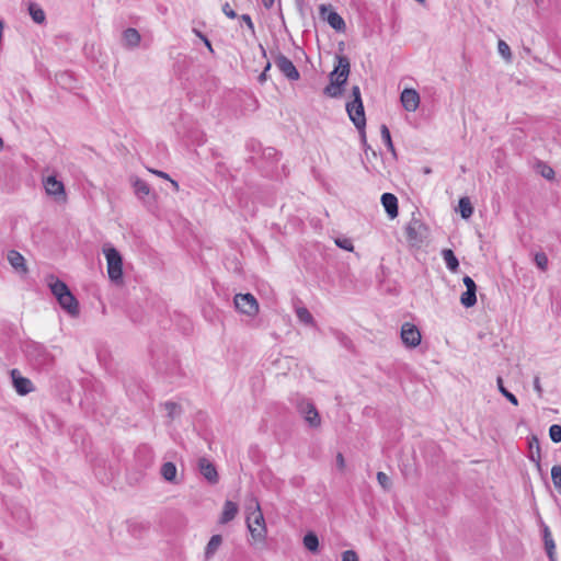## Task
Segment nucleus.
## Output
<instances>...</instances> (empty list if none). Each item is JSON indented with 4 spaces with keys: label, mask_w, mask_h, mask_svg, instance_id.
<instances>
[{
    "label": "nucleus",
    "mask_w": 561,
    "mask_h": 561,
    "mask_svg": "<svg viewBox=\"0 0 561 561\" xmlns=\"http://www.w3.org/2000/svg\"><path fill=\"white\" fill-rule=\"evenodd\" d=\"M335 61L334 69L329 75L330 84L323 90V93L330 98H339L342 95L343 87L347 81L351 70L350 59L346 56L336 55Z\"/></svg>",
    "instance_id": "1"
},
{
    "label": "nucleus",
    "mask_w": 561,
    "mask_h": 561,
    "mask_svg": "<svg viewBox=\"0 0 561 561\" xmlns=\"http://www.w3.org/2000/svg\"><path fill=\"white\" fill-rule=\"evenodd\" d=\"M247 510L249 511L247 515V526L251 537L255 541H264L266 539L267 529L259 501L254 499L253 510L251 506H248Z\"/></svg>",
    "instance_id": "2"
},
{
    "label": "nucleus",
    "mask_w": 561,
    "mask_h": 561,
    "mask_svg": "<svg viewBox=\"0 0 561 561\" xmlns=\"http://www.w3.org/2000/svg\"><path fill=\"white\" fill-rule=\"evenodd\" d=\"M24 354L36 369L48 368L54 363V355L43 344L37 342L31 341L25 343Z\"/></svg>",
    "instance_id": "3"
},
{
    "label": "nucleus",
    "mask_w": 561,
    "mask_h": 561,
    "mask_svg": "<svg viewBox=\"0 0 561 561\" xmlns=\"http://www.w3.org/2000/svg\"><path fill=\"white\" fill-rule=\"evenodd\" d=\"M103 253L107 262V274L111 282L119 285L123 283V257L112 245L105 244Z\"/></svg>",
    "instance_id": "4"
},
{
    "label": "nucleus",
    "mask_w": 561,
    "mask_h": 561,
    "mask_svg": "<svg viewBox=\"0 0 561 561\" xmlns=\"http://www.w3.org/2000/svg\"><path fill=\"white\" fill-rule=\"evenodd\" d=\"M291 402L295 404L297 411L310 427H320V414L316 405L309 399L297 394L295 398L291 399Z\"/></svg>",
    "instance_id": "5"
},
{
    "label": "nucleus",
    "mask_w": 561,
    "mask_h": 561,
    "mask_svg": "<svg viewBox=\"0 0 561 561\" xmlns=\"http://www.w3.org/2000/svg\"><path fill=\"white\" fill-rule=\"evenodd\" d=\"M237 311L244 316H256L259 302L252 294H237L233 299Z\"/></svg>",
    "instance_id": "6"
},
{
    "label": "nucleus",
    "mask_w": 561,
    "mask_h": 561,
    "mask_svg": "<svg viewBox=\"0 0 561 561\" xmlns=\"http://www.w3.org/2000/svg\"><path fill=\"white\" fill-rule=\"evenodd\" d=\"M271 54L273 56L275 66L288 80L296 81L300 78L299 71L289 58L279 51H272Z\"/></svg>",
    "instance_id": "7"
},
{
    "label": "nucleus",
    "mask_w": 561,
    "mask_h": 561,
    "mask_svg": "<svg viewBox=\"0 0 561 561\" xmlns=\"http://www.w3.org/2000/svg\"><path fill=\"white\" fill-rule=\"evenodd\" d=\"M319 14L323 21H327L328 24L335 30L336 32H345L346 24L343 18L335 11H333L331 4H320Z\"/></svg>",
    "instance_id": "8"
},
{
    "label": "nucleus",
    "mask_w": 561,
    "mask_h": 561,
    "mask_svg": "<svg viewBox=\"0 0 561 561\" xmlns=\"http://www.w3.org/2000/svg\"><path fill=\"white\" fill-rule=\"evenodd\" d=\"M400 336L402 343L410 348L419 346L422 340L420 329L411 322H405L402 324Z\"/></svg>",
    "instance_id": "9"
},
{
    "label": "nucleus",
    "mask_w": 561,
    "mask_h": 561,
    "mask_svg": "<svg viewBox=\"0 0 561 561\" xmlns=\"http://www.w3.org/2000/svg\"><path fill=\"white\" fill-rule=\"evenodd\" d=\"M346 111L350 119L353 122L356 128L358 130L364 129L366 125V118L363 102L346 103Z\"/></svg>",
    "instance_id": "10"
},
{
    "label": "nucleus",
    "mask_w": 561,
    "mask_h": 561,
    "mask_svg": "<svg viewBox=\"0 0 561 561\" xmlns=\"http://www.w3.org/2000/svg\"><path fill=\"white\" fill-rule=\"evenodd\" d=\"M13 387L20 396H26L34 390L32 381L23 377L19 369H12L10 371Z\"/></svg>",
    "instance_id": "11"
},
{
    "label": "nucleus",
    "mask_w": 561,
    "mask_h": 561,
    "mask_svg": "<svg viewBox=\"0 0 561 561\" xmlns=\"http://www.w3.org/2000/svg\"><path fill=\"white\" fill-rule=\"evenodd\" d=\"M400 100L402 106L408 112H415L420 105V95L414 89H404Z\"/></svg>",
    "instance_id": "12"
},
{
    "label": "nucleus",
    "mask_w": 561,
    "mask_h": 561,
    "mask_svg": "<svg viewBox=\"0 0 561 561\" xmlns=\"http://www.w3.org/2000/svg\"><path fill=\"white\" fill-rule=\"evenodd\" d=\"M198 468L202 476L211 484L218 482V472L214 463L206 458L198 460Z\"/></svg>",
    "instance_id": "13"
},
{
    "label": "nucleus",
    "mask_w": 561,
    "mask_h": 561,
    "mask_svg": "<svg viewBox=\"0 0 561 561\" xmlns=\"http://www.w3.org/2000/svg\"><path fill=\"white\" fill-rule=\"evenodd\" d=\"M44 187L48 195L56 196V197L60 196V195H62V196L66 195L64 183L61 181L57 180L56 176H54V175L47 176L44 180Z\"/></svg>",
    "instance_id": "14"
},
{
    "label": "nucleus",
    "mask_w": 561,
    "mask_h": 561,
    "mask_svg": "<svg viewBox=\"0 0 561 561\" xmlns=\"http://www.w3.org/2000/svg\"><path fill=\"white\" fill-rule=\"evenodd\" d=\"M381 204L387 215L393 219L398 216V198L391 193H383L381 195Z\"/></svg>",
    "instance_id": "15"
},
{
    "label": "nucleus",
    "mask_w": 561,
    "mask_h": 561,
    "mask_svg": "<svg viewBox=\"0 0 561 561\" xmlns=\"http://www.w3.org/2000/svg\"><path fill=\"white\" fill-rule=\"evenodd\" d=\"M57 301L69 314L76 316L79 312L78 301L71 291L65 294L62 297L57 298Z\"/></svg>",
    "instance_id": "16"
},
{
    "label": "nucleus",
    "mask_w": 561,
    "mask_h": 561,
    "mask_svg": "<svg viewBox=\"0 0 561 561\" xmlns=\"http://www.w3.org/2000/svg\"><path fill=\"white\" fill-rule=\"evenodd\" d=\"M8 261L16 272H20L23 274L27 273V267L25 265V259L20 252L15 251V250H10L8 252Z\"/></svg>",
    "instance_id": "17"
},
{
    "label": "nucleus",
    "mask_w": 561,
    "mask_h": 561,
    "mask_svg": "<svg viewBox=\"0 0 561 561\" xmlns=\"http://www.w3.org/2000/svg\"><path fill=\"white\" fill-rule=\"evenodd\" d=\"M239 507L237 503L227 500L224 504L222 513L219 518L220 524H228L237 516Z\"/></svg>",
    "instance_id": "18"
},
{
    "label": "nucleus",
    "mask_w": 561,
    "mask_h": 561,
    "mask_svg": "<svg viewBox=\"0 0 561 561\" xmlns=\"http://www.w3.org/2000/svg\"><path fill=\"white\" fill-rule=\"evenodd\" d=\"M160 474L162 478L170 483L178 484V469L176 466L172 461H167L162 463L160 468Z\"/></svg>",
    "instance_id": "19"
},
{
    "label": "nucleus",
    "mask_w": 561,
    "mask_h": 561,
    "mask_svg": "<svg viewBox=\"0 0 561 561\" xmlns=\"http://www.w3.org/2000/svg\"><path fill=\"white\" fill-rule=\"evenodd\" d=\"M141 36L139 32L134 27H128L123 32L124 46L128 48H135L139 45Z\"/></svg>",
    "instance_id": "20"
},
{
    "label": "nucleus",
    "mask_w": 561,
    "mask_h": 561,
    "mask_svg": "<svg viewBox=\"0 0 561 561\" xmlns=\"http://www.w3.org/2000/svg\"><path fill=\"white\" fill-rule=\"evenodd\" d=\"M222 543L220 535H213L205 548V560H210Z\"/></svg>",
    "instance_id": "21"
},
{
    "label": "nucleus",
    "mask_w": 561,
    "mask_h": 561,
    "mask_svg": "<svg viewBox=\"0 0 561 561\" xmlns=\"http://www.w3.org/2000/svg\"><path fill=\"white\" fill-rule=\"evenodd\" d=\"M442 256L446 263V266L453 273L457 272L459 268V261L456 257L454 251L451 249H444L442 251Z\"/></svg>",
    "instance_id": "22"
},
{
    "label": "nucleus",
    "mask_w": 561,
    "mask_h": 561,
    "mask_svg": "<svg viewBox=\"0 0 561 561\" xmlns=\"http://www.w3.org/2000/svg\"><path fill=\"white\" fill-rule=\"evenodd\" d=\"M28 12L35 23L43 24L45 22V12L38 4L31 2L28 4Z\"/></svg>",
    "instance_id": "23"
},
{
    "label": "nucleus",
    "mask_w": 561,
    "mask_h": 561,
    "mask_svg": "<svg viewBox=\"0 0 561 561\" xmlns=\"http://www.w3.org/2000/svg\"><path fill=\"white\" fill-rule=\"evenodd\" d=\"M460 215L463 219H468L473 214V207L469 197L463 196L458 203Z\"/></svg>",
    "instance_id": "24"
},
{
    "label": "nucleus",
    "mask_w": 561,
    "mask_h": 561,
    "mask_svg": "<svg viewBox=\"0 0 561 561\" xmlns=\"http://www.w3.org/2000/svg\"><path fill=\"white\" fill-rule=\"evenodd\" d=\"M49 287L56 299L70 291L68 286L59 279H55L54 282L49 283Z\"/></svg>",
    "instance_id": "25"
},
{
    "label": "nucleus",
    "mask_w": 561,
    "mask_h": 561,
    "mask_svg": "<svg viewBox=\"0 0 561 561\" xmlns=\"http://www.w3.org/2000/svg\"><path fill=\"white\" fill-rule=\"evenodd\" d=\"M164 410L167 411V415L170 420H174L179 417L182 413V408L176 402L167 401L163 403Z\"/></svg>",
    "instance_id": "26"
},
{
    "label": "nucleus",
    "mask_w": 561,
    "mask_h": 561,
    "mask_svg": "<svg viewBox=\"0 0 561 561\" xmlns=\"http://www.w3.org/2000/svg\"><path fill=\"white\" fill-rule=\"evenodd\" d=\"M496 385H497V389L499 391L501 392V394L503 397H505L512 404L514 405H518V399L517 397L512 393L511 391H508L505 387H504V383H503V378L502 377H497L496 378Z\"/></svg>",
    "instance_id": "27"
},
{
    "label": "nucleus",
    "mask_w": 561,
    "mask_h": 561,
    "mask_svg": "<svg viewBox=\"0 0 561 561\" xmlns=\"http://www.w3.org/2000/svg\"><path fill=\"white\" fill-rule=\"evenodd\" d=\"M422 225L419 220L411 221L405 228V236L410 241H419L420 238L417 236V228Z\"/></svg>",
    "instance_id": "28"
},
{
    "label": "nucleus",
    "mask_w": 561,
    "mask_h": 561,
    "mask_svg": "<svg viewBox=\"0 0 561 561\" xmlns=\"http://www.w3.org/2000/svg\"><path fill=\"white\" fill-rule=\"evenodd\" d=\"M134 188H135L136 195L140 198H144L145 196L149 195V193H150V187H149L148 183L140 179H137L134 182Z\"/></svg>",
    "instance_id": "29"
},
{
    "label": "nucleus",
    "mask_w": 561,
    "mask_h": 561,
    "mask_svg": "<svg viewBox=\"0 0 561 561\" xmlns=\"http://www.w3.org/2000/svg\"><path fill=\"white\" fill-rule=\"evenodd\" d=\"M304 545L309 551H317L319 548V539L316 534L308 533L304 537Z\"/></svg>",
    "instance_id": "30"
},
{
    "label": "nucleus",
    "mask_w": 561,
    "mask_h": 561,
    "mask_svg": "<svg viewBox=\"0 0 561 561\" xmlns=\"http://www.w3.org/2000/svg\"><path fill=\"white\" fill-rule=\"evenodd\" d=\"M380 134H381V139L385 142L388 150H390L393 154H396V150H394V146H393V142L391 139L390 130L385 124L381 125V127H380Z\"/></svg>",
    "instance_id": "31"
},
{
    "label": "nucleus",
    "mask_w": 561,
    "mask_h": 561,
    "mask_svg": "<svg viewBox=\"0 0 561 561\" xmlns=\"http://www.w3.org/2000/svg\"><path fill=\"white\" fill-rule=\"evenodd\" d=\"M551 480L557 491L561 494V466L556 465L551 468Z\"/></svg>",
    "instance_id": "32"
},
{
    "label": "nucleus",
    "mask_w": 561,
    "mask_h": 561,
    "mask_svg": "<svg viewBox=\"0 0 561 561\" xmlns=\"http://www.w3.org/2000/svg\"><path fill=\"white\" fill-rule=\"evenodd\" d=\"M538 172L540 175L549 181L554 179V170L548 164L540 162L537 165Z\"/></svg>",
    "instance_id": "33"
},
{
    "label": "nucleus",
    "mask_w": 561,
    "mask_h": 561,
    "mask_svg": "<svg viewBox=\"0 0 561 561\" xmlns=\"http://www.w3.org/2000/svg\"><path fill=\"white\" fill-rule=\"evenodd\" d=\"M476 293H477V290H466L461 295V298H460L461 304L466 307L473 306L477 301Z\"/></svg>",
    "instance_id": "34"
},
{
    "label": "nucleus",
    "mask_w": 561,
    "mask_h": 561,
    "mask_svg": "<svg viewBox=\"0 0 561 561\" xmlns=\"http://www.w3.org/2000/svg\"><path fill=\"white\" fill-rule=\"evenodd\" d=\"M545 542V549L547 552V556L549 558V561H557L556 558V543L553 538L543 539Z\"/></svg>",
    "instance_id": "35"
},
{
    "label": "nucleus",
    "mask_w": 561,
    "mask_h": 561,
    "mask_svg": "<svg viewBox=\"0 0 561 561\" xmlns=\"http://www.w3.org/2000/svg\"><path fill=\"white\" fill-rule=\"evenodd\" d=\"M549 436L553 443L561 442V425L553 424L549 428Z\"/></svg>",
    "instance_id": "36"
},
{
    "label": "nucleus",
    "mask_w": 561,
    "mask_h": 561,
    "mask_svg": "<svg viewBox=\"0 0 561 561\" xmlns=\"http://www.w3.org/2000/svg\"><path fill=\"white\" fill-rule=\"evenodd\" d=\"M535 263L541 270L546 271L548 266V257L543 252H538L535 254Z\"/></svg>",
    "instance_id": "37"
},
{
    "label": "nucleus",
    "mask_w": 561,
    "mask_h": 561,
    "mask_svg": "<svg viewBox=\"0 0 561 561\" xmlns=\"http://www.w3.org/2000/svg\"><path fill=\"white\" fill-rule=\"evenodd\" d=\"M377 481L383 490H389L391 486L389 477L382 471L377 473Z\"/></svg>",
    "instance_id": "38"
},
{
    "label": "nucleus",
    "mask_w": 561,
    "mask_h": 561,
    "mask_svg": "<svg viewBox=\"0 0 561 561\" xmlns=\"http://www.w3.org/2000/svg\"><path fill=\"white\" fill-rule=\"evenodd\" d=\"M335 244L346 251H353L354 249L353 242L348 238H337L335 239Z\"/></svg>",
    "instance_id": "39"
},
{
    "label": "nucleus",
    "mask_w": 561,
    "mask_h": 561,
    "mask_svg": "<svg viewBox=\"0 0 561 561\" xmlns=\"http://www.w3.org/2000/svg\"><path fill=\"white\" fill-rule=\"evenodd\" d=\"M499 53L506 59L510 60L512 57L511 48L504 41H499L497 44Z\"/></svg>",
    "instance_id": "40"
},
{
    "label": "nucleus",
    "mask_w": 561,
    "mask_h": 561,
    "mask_svg": "<svg viewBox=\"0 0 561 561\" xmlns=\"http://www.w3.org/2000/svg\"><path fill=\"white\" fill-rule=\"evenodd\" d=\"M342 561H358L357 553L354 550H346L342 553Z\"/></svg>",
    "instance_id": "41"
},
{
    "label": "nucleus",
    "mask_w": 561,
    "mask_h": 561,
    "mask_svg": "<svg viewBox=\"0 0 561 561\" xmlns=\"http://www.w3.org/2000/svg\"><path fill=\"white\" fill-rule=\"evenodd\" d=\"M352 96H353V101H351L350 103L363 102L362 101V95H360V89H359L358 85H354L352 88Z\"/></svg>",
    "instance_id": "42"
},
{
    "label": "nucleus",
    "mask_w": 561,
    "mask_h": 561,
    "mask_svg": "<svg viewBox=\"0 0 561 561\" xmlns=\"http://www.w3.org/2000/svg\"><path fill=\"white\" fill-rule=\"evenodd\" d=\"M534 390L537 392V396L539 398H542L543 389L541 387V382H540L539 376H535V378H534Z\"/></svg>",
    "instance_id": "43"
},
{
    "label": "nucleus",
    "mask_w": 561,
    "mask_h": 561,
    "mask_svg": "<svg viewBox=\"0 0 561 561\" xmlns=\"http://www.w3.org/2000/svg\"><path fill=\"white\" fill-rule=\"evenodd\" d=\"M222 12L225 13L226 16H228L229 19H234L237 18V13L233 9H231L230 4L228 2H226L224 5H222Z\"/></svg>",
    "instance_id": "44"
},
{
    "label": "nucleus",
    "mask_w": 561,
    "mask_h": 561,
    "mask_svg": "<svg viewBox=\"0 0 561 561\" xmlns=\"http://www.w3.org/2000/svg\"><path fill=\"white\" fill-rule=\"evenodd\" d=\"M467 290H477V285L470 276H465L462 279Z\"/></svg>",
    "instance_id": "45"
},
{
    "label": "nucleus",
    "mask_w": 561,
    "mask_h": 561,
    "mask_svg": "<svg viewBox=\"0 0 561 561\" xmlns=\"http://www.w3.org/2000/svg\"><path fill=\"white\" fill-rule=\"evenodd\" d=\"M241 20L247 24V26L249 27V30L254 33V24L252 22V19L249 14H242L241 15Z\"/></svg>",
    "instance_id": "46"
},
{
    "label": "nucleus",
    "mask_w": 561,
    "mask_h": 561,
    "mask_svg": "<svg viewBox=\"0 0 561 561\" xmlns=\"http://www.w3.org/2000/svg\"><path fill=\"white\" fill-rule=\"evenodd\" d=\"M271 69V62L267 61L263 72L259 76V81L261 83L265 82L267 80V71Z\"/></svg>",
    "instance_id": "47"
},
{
    "label": "nucleus",
    "mask_w": 561,
    "mask_h": 561,
    "mask_svg": "<svg viewBox=\"0 0 561 561\" xmlns=\"http://www.w3.org/2000/svg\"><path fill=\"white\" fill-rule=\"evenodd\" d=\"M299 321L304 324V325H307V327H312L314 325V318H311V317H308V318H298Z\"/></svg>",
    "instance_id": "48"
},
{
    "label": "nucleus",
    "mask_w": 561,
    "mask_h": 561,
    "mask_svg": "<svg viewBox=\"0 0 561 561\" xmlns=\"http://www.w3.org/2000/svg\"><path fill=\"white\" fill-rule=\"evenodd\" d=\"M150 172H152L153 174L162 178V179H165V180H170V176L168 173L163 172V171H158V170H150Z\"/></svg>",
    "instance_id": "49"
},
{
    "label": "nucleus",
    "mask_w": 561,
    "mask_h": 561,
    "mask_svg": "<svg viewBox=\"0 0 561 561\" xmlns=\"http://www.w3.org/2000/svg\"><path fill=\"white\" fill-rule=\"evenodd\" d=\"M296 312H297V316H310L308 309L305 307L297 308Z\"/></svg>",
    "instance_id": "50"
},
{
    "label": "nucleus",
    "mask_w": 561,
    "mask_h": 561,
    "mask_svg": "<svg viewBox=\"0 0 561 561\" xmlns=\"http://www.w3.org/2000/svg\"><path fill=\"white\" fill-rule=\"evenodd\" d=\"M336 463H337V466H339L341 469H343V468H344L345 462H344V457H343V455H342V454H337V456H336Z\"/></svg>",
    "instance_id": "51"
},
{
    "label": "nucleus",
    "mask_w": 561,
    "mask_h": 561,
    "mask_svg": "<svg viewBox=\"0 0 561 561\" xmlns=\"http://www.w3.org/2000/svg\"><path fill=\"white\" fill-rule=\"evenodd\" d=\"M275 0H262L263 5L268 10L273 7Z\"/></svg>",
    "instance_id": "52"
},
{
    "label": "nucleus",
    "mask_w": 561,
    "mask_h": 561,
    "mask_svg": "<svg viewBox=\"0 0 561 561\" xmlns=\"http://www.w3.org/2000/svg\"><path fill=\"white\" fill-rule=\"evenodd\" d=\"M204 44L206 45V47L209 49L210 53H214V49H213V46H211V43L210 41L205 36L203 39Z\"/></svg>",
    "instance_id": "53"
},
{
    "label": "nucleus",
    "mask_w": 561,
    "mask_h": 561,
    "mask_svg": "<svg viewBox=\"0 0 561 561\" xmlns=\"http://www.w3.org/2000/svg\"><path fill=\"white\" fill-rule=\"evenodd\" d=\"M552 538L550 529L548 526L545 525L543 527V539Z\"/></svg>",
    "instance_id": "54"
},
{
    "label": "nucleus",
    "mask_w": 561,
    "mask_h": 561,
    "mask_svg": "<svg viewBox=\"0 0 561 561\" xmlns=\"http://www.w3.org/2000/svg\"><path fill=\"white\" fill-rule=\"evenodd\" d=\"M141 451H145V453H147V454L151 455V450H150V448H149V447H147V446H141V447H139V448L137 449V453H138V454H139V453H141Z\"/></svg>",
    "instance_id": "55"
},
{
    "label": "nucleus",
    "mask_w": 561,
    "mask_h": 561,
    "mask_svg": "<svg viewBox=\"0 0 561 561\" xmlns=\"http://www.w3.org/2000/svg\"><path fill=\"white\" fill-rule=\"evenodd\" d=\"M193 32H194V34H195L196 36H198L201 39H203V38L205 37V35H204L202 32H199L198 30H196V28H194V30H193Z\"/></svg>",
    "instance_id": "56"
},
{
    "label": "nucleus",
    "mask_w": 561,
    "mask_h": 561,
    "mask_svg": "<svg viewBox=\"0 0 561 561\" xmlns=\"http://www.w3.org/2000/svg\"><path fill=\"white\" fill-rule=\"evenodd\" d=\"M172 184V186L174 187L175 191H179V183L172 179L169 180Z\"/></svg>",
    "instance_id": "57"
},
{
    "label": "nucleus",
    "mask_w": 561,
    "mask_h": 561,
    "mask_svg": "<svg viewBox=\"0 0 561 561\" xmlns=\"http://www.w3.org/2000/svg\"><path fill=\"white\" fill-rule=\"evenodd\" d=\"M360 131H362V140H363V145L366 147V146H367V142H366V135H365V131H364V129H362Z\"/></svg>",
    "instance_id": "58"
},
{
    "label": "nucleus",
    "mask_w": 561,
    "mask_h": 561,
    "mask_svg": "<svg viewBox=\"0 0 561 561\" xmlns=\"http://www.w3.org/2000/svg\"><path fill=\"white\" fill-rule=\"evenodd\" d=\"M360 131H362V140H363V145L366 147V146H367V142H366V135H365V131H364V129H362Z\"/></svg>",
    "instance_id": "59"
},
{
    "label": "nucleus",
    "mask_w": 561,
    "mask_h": 561,
    "mask_svg": "<svg viewBox=\"0 0 561 561\" xmlns=\"http://www.w3.org/2000/svg\"><path fill=\"white\" fill-rule=\"evenodd\" d=\"M531 460H533V461H536V462L539 465L540 456L538 455V458H537V459H535V457H534V456H531Z\"/></svg>",
    "instance_id": "60"
},
{
    "label": "nucleus",
    "mask_w": 561,
    "mask_h": 561,
    "mask_svg": "<svg viewBox=\"0 0 561 561\" xmlns=\"http://www.w3.org/2000/svg\"><path fill=\"white\" fill-rule=\"evenodd\" d=\"M260 47H261V49H262L263 56H266V51H265V49L263 48V46H262V45H260Z\"/></svg>",
    "instance_id": "61"
},
{
    "label": "nucleus",
    "mask_w": 561,
    "mask_h": 561,
    "mask_svg": "<svg viewBox=\"0 0 561 561\" xmlns=\"http://www.w3.org/2000/svg\"><path fill=\"white\" fill-rule=\"evenodd\" d=\"M3 148V140L2 138L0 137V150Z\"/></svg>",
    "instance_id": "62"
},
{
    "label": "nucleus",
    "mask_w": 561,
    "mask_h": 561,
    "mask_svg": "<svg viewBox=\"0 0 561 561\" xmlns=\"http://www.w3.org/2000/svg\"><path fill=\"white\" fill-rule=\"evenodd\" d=\"M415 1L421 3V4H424L426 2V0H415Z\"/></svg>",
    "instance_id": "63"
},
{
    "label": "nucleus",
    "mask_w": 561,
    "mask_h": 561,
    "mask_svg": "<svg viewBox=\"0 0 561 561\" xmlns=\"http://www.w3.org/2000/svg\"><path fill=\"white\" fill-rule=\"evenodd\" d=\"M424 173H426V174L431 173V169H430V168H426V169L424 170Z\"/></svg>",
    "instance_id": "64"
}]
</instances>
